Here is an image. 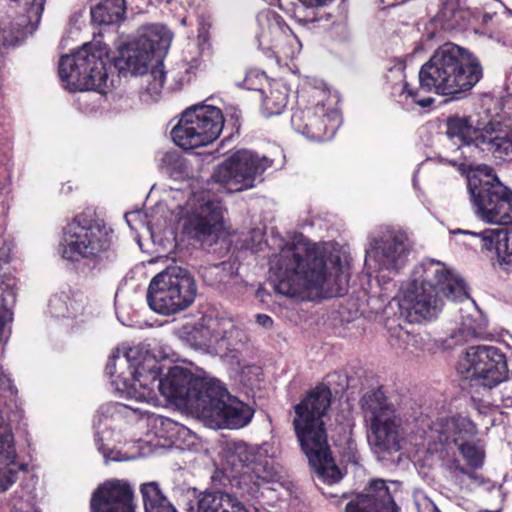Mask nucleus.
I'll use <instances>...</instances> for the list:
<instances>
[{
    "instance_id": "nucleus-38",
    "label": "nucleus",
    "mask_w": 512,
    "mask_h": 512,
    "mask_svg": "<svg viewBox=\"0 0 512 512\" xmlns=\"http://www.w3.org/2000/svg\"><path fill=\"white\" fill-rule=\"evenodd\" d=\"M234 272V264L230 262H221L205 268L202 276L204 281L209 285H216L228 282Z\"/></svg>"
},
{
    "instance_id": "nucleus-25",
    "label": "nucleus",
    "mask_w": 512,
    "mask_h": 512,
    "mask_svg": "<svg viewBox=\"0 0 512 512\" xmlns=\"http://www.w3.org/2000/svg\"><path fill=\"white\" fill-rule=\"evenodd\" d=\"M232 328L233 324L230 321L204 320L186 332V340L195 349L226 355L233 350L230 342Z\"/></svg>"
},
{
    "instance_id": "nucleus-47",
    "label": "nucleus",
    "mask_w": 512,
    "mask_h": 512,
    "mask_svg": "<svg viewBox=\"0 0 512 512\" xmlns=\"http://www.w3.org/2000/svg\"><path fill=\"white\" fill-rule=\"evenodd\" d=\"M427 509L431 512H441L433 502L429 503Z\"/></svg>"
},
{
    "instance_id": "nucleus-21",
    "label": "nucleus",
    "mask_w": 512,
    "mask_h": 512,
    "mask_svg": "<svg viewBox=\"0 0 512 512\" xmlns=\"http://www.w3.org/2000/svg\"><path fill=\"white\" fill-rule=\"evenodd\" d=\"M255 37L258 47L271 52L278 61L292 59L301 50V43L276 12L265 9L256 16Z\"/></svg>"
},
{
    "instance_id": "nucleus-6",
    "label": "nucleus",
    "mask_w": 512,
    "mask_h": 512,
    "mask_svg": "<svg viewBox=\"0 0 512 512\" xmlns=\"http://www.w3.org/2000/svg\"><path fill=\"white\" fill-rule=\"evenodd\" d=\"M270 449L268 443L253 446L240 440L227 442L223 449L224 477L248 501L263 496V490L276 476Z\"/></svg>"
},
{
    "instance_id": "nucleus-50",
    "label": "nucleus",
    "mask_w": 512,
    "mask_h": 512,
    "mask_svg": "<svg viewBox=\"0 0 512 512\" xmlns=\"http://www.w3.org/2000/svg\"><path fill=\"white\" fill-rule=\"evenodd\" d=\"M107 10H112V5H108V9Z\"/></svg>"
},
{
    "instance_id": "nucleus-30",
    "label": "nucleus",
    "mask_w": 512,
    "mask_h": 512,
    "mask_svg": "<svg viewBox=\"0 0 512 512\" xmlns=\"http://www.w3.org/2000/svg\"><path fill=\"white\" fill-rule=\"evenodd\" d=\"M388 344L396 355L410 357L423 351L426 343L422 335L411 333L398 325L388 329Z\"/></svg>"
},
{
    "instance_id": "nucleus-2",
    "label": "nucleus",
    "mask_w": 512,
    "mask_h": 512,
    "mask_svg": "<svg viewBox=\"0 0 512 512\" xmlns=\"http://www.w3.org/2000/svg\"><path fill=\"white\" fill-rule=\"evenodd\" d=\"M278 293L300 300L343 296L348 291L350 267L330 243L305 240L285 243L270 260Z\"/></svg>"
},
{
    "instance_id": "nucleus-19",
    "label": "nucleus",
    "mask_w": 512,
    "mask_h": 512,
    "mask_svg": "<svg viewBox=\"0 0 512 512\" xmlns=\"http://www.w3.org/2000/svg\"><path fill=\"white\" fill-rule=\"evenodd\" d=\"M177 209L182 232L188 237L201 240L222 227L224 207L208 191L193 192L185 205H178Z\"/></svg>"
},
{
    "instance_id": "nucleus-4",
    "label": "nucleus",
    "mask_w": 512,
    "mask_h": 512,
    "mask_svg": "<svg viewBox=\"0 0 512 512\" xmlns=\"http://www.w3.org/2000/svg\"><path fill=\"white\" fill-rule=\"evenodd\" d=\"M440 295L475 305L462 278L440 261L425 260L414 268L413 278L401 289L398 300L400 312L410 323L432 320L442 307Z\"/></svg>"
},
{
    "instance_id": "nucleus-18",
    "label": "nucleus",
    "mask_w": 512,
    "mask_h": 512,
    "mask_svg": "<svg viewBox=\"0 0 512 512\" xmlns=\"http://www.w3.org/2000/svg\"><path fill=\"white\" fill-rule=\"evenodd\" d=\"M457 372L463 378L475 381L477 385L493 390L498 388L507 378L506 355L496 346H471L459 359Z\"/></svg>"
},
{
    "instance_id": "nucleus-1",
    "label": "nucleus",
    "mask_w": 512,
    "mask_h": 512,
    "mask_svg": "<svg viewBox=\"0 0 512 512\" xmlns=\"http://www.w3.org/2000/svg\"><path fill=\"white\" fill-rule=\"evenodd\" d=\"M168 353L157 344H140L130 348H117L109 357L106 375L116 379L112 384L137 403L161 406L163 402H174L198 416L211 379L195 377L188 370L173 366L162 378L164 359Z\"/></svg>"
},
{
    "instance_id": "nucleus-40",
    "label": "nucleus",
    "mask_w": 512,
    "mask_h": 512,
    "mask_svg": "<svg viewBox=\"0 0 512 512\" xmlns=\"http://www.w3.org/2000/svg\"><path fill=\"white\" fill-rule=\"evenodd\" d=\"M152 81L149 82L146 90L152 96H157L161 92L165 79L166 72L164 71V66L162 61H159L151 70L150 76Z\"/></svg>"
},
{
    "instance_id": "nucleus-7",
    "label": "nucleus",
    "mask_w": 512,
    "mask_h": 512,
    "mask_svg": "<svg viewBox=\"0 0 512 512\" xmlns=\"http://www.w3.org/2000/svg\"><path fill=\"white\" fill-rule=\"evenodd\" d=\"M60 254L69 263L100 268L116 258L114 231L103 219L77 214L63 227Z\"/></svg>"
},
{
    "instance_id": "nucleus-12",
    "label": "nucleus",
    "mask_w": 512,
    "mask_h": 512,
    "mask_svg": "<svg viewBox=\"0 0 512 512\" xmlns=\"http://www.w3.org/2000/svg\"><path fill=\"white\" fill-rule=\"evenodd\" d=\"M360 405L370 428V443L382 452L399 451L402 440L401 419L382 389L367 391L362 396Z\"/></svg>"
},
{
    "instance_id": "nucleus-3",
    "label": "nucleus",
    "mask_w": 512,
    "mask_h": 512,
    "mask_svg": "<svg viewBox=\"0 0 512 512\" xmlns=\"http://www.w3.org/2000/svg\"><path fill=\"white\" fill-rule=\"evenodd\" d=\"M405 66L402 63L391 68L387 75L393 99L409 109L412 104L429 107L434 99L422 97L421 91L459 99L472 90L483 77L479 59L469 50L452 42L436 48L419 70L420 89L409 88Z\"/></svg>"
},
{
    "instance_id": "nucleus-10",
    "label": "nucleus",
    "mask_w": 512,
    "mask_h": 512,
    "mask_svg": "<svg viewBox=\"0 0 512 512\" xmlns=\"http://www.w3.org/2000/svg\"><path fill=\"white\" fill-rule=\"evenodd\" d=\"M172 39V32L164 25L143 26L126 43L119 46L114 66L123 76L144 75L153 56L163 58L166 55Z\"/></svg>"
},
{
    "instance_id": "nucleus-49",
    "label": "nucleus",
    "mask_w": 512,
    "mask_h": 512,
    "mask_svg": "<svg viewBox=\"0 0 512 512\" xmlns=\"http://www.w3.org/2000/svg\"><path fill=\"white\" fill-rule=\"evenodd\" d=\"M185 23H186V20H185V18H183V19L181 20V24H182V25H185Z\"/></svg>"
},
{
    "instance_id": "nucleus-45",
    "label": "nucleus",
    "mask_w": 512,
    "mask_h": 512,
    "mask_svg": "<svg viewBox=\"0 0 512 512\" xmlns=\"http://www.w3.org/2000/svg\"><path fill=\"white\" fill-rule=\"evenodd\" d=\"M263 77V74L257 71H250L246 74V77L243 81V87L247 90H258L255 85V80H260Z\"/></svg>"
},
{
    "instance_id": "nucleus-8",
    "label": "nucleus",
    "mask_w": 512,
    "mask_h": 512,
    "mask_svg": "<svg viewBox=\"0 0 512 512\" xmlns=\"http://www.w3.org/2000/svg\"><path fill=\"white\" fill-rule=\"evenodd\" d=\"M446 134L458 145L460 156L450 161L453 166H463L466 150L475 146L498 160H512V127L497 119L488 121L471 117L451 115L446 121Z\"/></svg>"
},
{
    "instance_id": "nucleus-36",
    "label": "nucleus",
    "mask_w": 512,
    "mask_h": 512,
    "mask_svg": "<svg viewBox=\"0 0 512 512\" xmlns=\"http://www.w3.org/2000/svg\"><path fill=\"white\" fill-rule=\"evenodd\" d=\"M145 512H177L160 490L157 482H148L141 485Z\"/></svg>"
},
{
    "instance_id": "nucleus-15",
    "label": "nucleus",
    "mask_w": 512,
    "mask_h": 512,
    "mask_svg": "<svg viewBox=\"0 0 512 512\" xmlns=\"http://www.w3.org/2000/svg\"><path fill=\"white\" fill-rule=\"evenodd\" d=\"M274 160L248 149L231 154L214 170L211 180L229 192H241L263 181V174L273 166Z\"/></svg>"
},
{
    "instance_id": "nucleus-35",
    "label": "nucleus",
    "mask_w": 512,
    "mask_h": 512,
    "mask_svg": "<svg viewBox=\"0 0 512 512\" xmlns=\"http://www.w3.org/2000/svg\"><path fill=\"white\" fill-rule=\"evenodd\" d=\"M162 173L173 180L182 181L192 176L189 162L177 151L166 152L159 163Z\"/></svg>"
},
{
    "instance_id": "nucleus-42",
    "label": "nucleus",
    "mask_w": 512,
    "mask_h": 512,
    "mask_svg": "<svg viewBox=\"0 0 512 512\" xmlns=\"http://www.w3.org/2000/svg\"><path fill=\"white\" fill-rule=\"evenodd\" d=\"M11 512H38L33 504V497L31 495H27L24 499L21 496L19 499H14L11 504Z\"/></svg>"
},
{
    "instance_id": "nucleus-9",
    "label": "nucleus",
    "mask_w": 512,
    "mask_h": 512,
    "mask_svg": "<svg viewBox=\"0 0 512 512\" xmlns=\"http://www.w3.org/2000/svg\"><path fill=\"white\" fill-rule=\"evenodd\" d=\"M111 68L108 47L99 41L85 43L59 62V76L71 91H99L107 87L108 69Z\"/></svg>"
},
{
    "instance_id": "nucleus-33",
    "label": "nucleus",
    "mask_w": 512,
    "mask_h": 512,
    "mask_svg": "<svg viewBox=\"0 0 512 512\" xmlns=\"http://www.w3.org/2000/svg\"><path fill=\"white\" fill-rule=\"evenodd\" d=\"M500 386V390L495 388L496 390L492 392V400L487 401V405L482 403L477 406L478 413L483 415L486 428L495 425V414L498 412L500 405L512 407V377H507Z\"/></svg>"
},
{
    "instance_id": "nucleus-13",
    "label": "nucleus",
    "mask_w": 512,
    "mask_h": 512,
    "mask_svg": "<svg viewBox=\"0 0 512 512\" xmlns=\"http://www.w3.org/2000/svg\"><path fill=\"white\" fill-rule=\"evenodd\" d=\"M484 176L468 178V190L475 215L480 220L496 225L512 224V190L505 186L489 167Z\"/></svg>"
},
{
    "instance_id": "nucleus-22",
    "label": "nucleus",
    "mask_w": 512,
    "mask_h": 512,
    "mask_svg": "<svg viewBox=\"0 0 512 512\" xmlns=\"http://www.w3.org/2000/svg\"><path fill=\"white\" fill-rule=\"evenodd\" d=\"M326 96L325 91L314 90L313 97L317 98L316 104L293 112L291 125L296 132L315 141H327L334 137L342 119L337 109L325 108Z\"/></svg>"
},
{
    "instance_id": "nucleus-26",
    "label": "nucleus",
    "mask_w": 512,
    "mask_h": 512,
    "mask_svg": "<svg viewBox=\"0 0 512 512\" xmlns=\"http://www.w3.org/2000/svg\"><path fill=\"white\" fill-rule=\"evenodd\" d=\"M90 507L91 512H133V489L125 480L106 481L93 493Z\"/></svg>"
},
{
    "instance_id": "nucleus-17",
    "label": "nucleus",
    "mask_w": 512,
    "mask_h": 512,
    "mask_svg": "<svg viewBox=\"0 0 512 512\" xmlns=\"http://www.w3.org/2000/svg\"><path fill=\"white\" fill-rule=\"evenodd\" d=\"M411 248L409 237L404 231L382 227L368 238L365 266L374 271L398 273L406 266Z\"/></svg>"
},
{
    "instance_id": "nucleus-32",
    "label": "nucleus",
    "mask_w": 512,
    "mask_h": 512,
    "mask_svg": "<svg viewBox=\"0 0 512 512\" xmlns=\"http://www.w3.org/2000/svg\"><path fill=\"white\" fill-rule=\"evenodd\" d=\"M84 309V297L82 294L72 295L61 292L49 299L48 312L56 319H73L82 314Z\"/></svg>"
},
{
    "instance_id": "nucleus-41",
    "label": "nucleus",
    "mask_w": 512,
    "mask_h": 512,
    "mask_svg": "<svg viewBox=\"0 0 512 512\" xmlns=\"http://www.w3.org/2000/svg\"><path fill=\"white\" fill-rule=\"evenodd\" d=\"M108 6L104 2H100L91 8L90 14L92 21L99 25H110L120 21L111 15V10H107Z\"/></svg>"
},
{
    "instance_id": "nucleus-23",
    "label": "nucleus",
    "mask_w": 512,
    "mask_h": 512,
    "mask_svg": "<svg viewBox=\"0 0 512 512\" xmlns=\"http://www.w3.org/2000/svg\"><path fill=\"white\" fill-rule=\"evenodd\" d=\"M477 433L476 425L465 416L439 418L430 429V438L438 440L442 445H457L467 463L478 468L483 464L482 448L468 439Z\"/></svg>"
},
{
    "instance_id": "nucleus-24",
    "label": "nucleus",
    "mask_w": 512,
    "mask_h": 512,
    "mask_svg": "<svg viewBox=\"0 0 512 512\" xmlns=\"http://www.w3.org/2000/svg\"><path fill=\"white\" fill-rule=\"evenodd\" d=\"M443 470L446 481L459 492L476 493L488 503L501 505L504 495L501 486L484 478L475 471L466 470L458 459H449L443 462Z\"/></svg>"
},
{
    "instance_id": "nucleus-37",
    "label": "nucleus",
    "mask_w": 512,
    "mask_h": 512,
    "mask_svg": "<svg viewBox=\"0 0 512 512\" xmlns=\"http://www.w3.org/2000/svg\"><path fill=\"white\" fill-rule=\"evenodd\" d=\"M301 2V6L297 7L295 10V19L296 21L302 25L307 26L309 24H314L319 21V17L317 13L314 11V8H319L326 6L331 0H299Z\"/></svg>"
},
{
    "instance_id": "nucleus-16",
    "label": "nucleus",
    "mask_w": 512,
    "mask_h": 512,
    "mask_svg": "<svg viewBox=\"0 0 512 512\" xmlns=\"http://www.w3.org/2000/svg\"><path fill=\"white\" fill-rule=\"evenodd\" d=\"M203 400V404H196L201 407L197 417L211 427L238 429L247 425L253 417V410L231 396L216 379H211Z\"/></svg>"
},
{
    "instance_id": "nucleus-29",
    "label": "nucleus",
    "mask_w": 512,
    "mask_h": 512,
    "mask_svg": "<svg viewBox=\"0 0 512 512\" xmlns=\"http://www.w3.org/2000/svg\"><path fill=\"white\" fill-rule=\"evenodd\" d=\"M450 233L453 235H470L483 249L495 250L501 265L505 266L506 269L512 268V230L493 228L476 232L455 229L451 230Z\"/></svg>"
},
{
    "instance_id": "nucleus-31",
    "label": "nucleus",
    "mask_w": 512,
    "mask_h": 512,
    "mask_svg": "<svg viewBox=\"0 0 512 512\" xmlns=\"http://www.w3.org/2000/svg\"><path fill=\"white\" fill-rule=\"evenodd\" d=\"M197 512H249L234 495L224 491H205L198 499Z\"/></svg>"
},
{
    "instance_id": "nucleus-27",
    "label": "nucleus",
    "mask_w": 512,
    "mask_h": 512,
    "mask_svg": "<svg viewBox=\"0 0 512 512\" xmlns=\"http://www.w3.org/2000/svg\"><path fill=\"white\" fill-rule=\"evenodd\" d=\"M345 512H399V507L386 482L376 479L347 502Z\"/></svg>"
},
{
    "instance_id": "nucleus-34",
    "label": "nucleus",
    "mask_w": 512,
    "mask_h": 512,
    "mask_svg": "<svg viewBox=\"0 0 512 512\" xmlns=\"http://www.w3.org/2000/svg\"><path fill=\"white\" fill-rule=\"evenodd\" d=\"M261 111L267 116L281 114L287 106L289 89L282 81H273L268 90H261Z\"/></svg>"
},
{
    "instance_id": "nucleus-11",
    "label": "nucleus",
    "mask_w": 512,
    "mask_h": 512,
    "mask_svg": "<svg viewBox=\"0 0 512 512\" xmlns=\"http://www.w3.org/2000/svg\"><path fill=\"white\" fill-rule=\"evenodd\" d=\"M193 275L180 266H170L156 274L147 290V303L154 312L170 316L189 308L197 296Z\"/></svg>"
},
{
    "instance_id": "nucleus-46",
    "label": "nucleus",
    "mask_w": 512,
    "mask_h": 512,
    "mask_svg": "<svg viewBox=\"0 0 512 512\" xmlns=\"http://www.w3.org/2000/svg\"><path fill=\"white\" fill-rule=\"evenodd\" d=\"M256 321L259 325L265 328H270L273 324L272 318L266 314H258L256 316Z\"/></svg>"
},
{
    "instance_id": "nucleus-44",
    "label": "nucleus",
    "mask_w": 512,
    "mask_h": 512,
    "mask_svg": "<svg viewBox=\"0 0 512 512\" xmlns=\"http://www.w3.org/2000/svg\"><path fill=\"white\" fill-rule=\"evenodd\" d=\"M12 244L7 240H3L0 247V270L3 269L4 265L9 264L11 259Z\"/></svg>"
},
{
    "instance_id": "nucleus-14",
    "label": "nucleus",
    "mask_w": 512,
    "mask_h": 512,
    "mask_svg": "<svg viewBox=\"0 0 512 512\" xmlns=\"http://www.w3.org/2000/svg\"><path fill=\"white\" fill-rule=\"evenodd\" d=\"M222 111L213 105L188 107L171 130L173 142L183 150H193L213 143L224 127Z\"/></svg>"
},
{
    "instance_id": "nucleus-5",
    "label": "nucleus",
    "mask_w": 512,
    "mask_h": 512,
    "mask_svg": "<svg viewBox=\"0 0 512 512\" xmlns=\"http://www.w3.org/2000/svg\"><path fill=\"white\" fill-rule=\"evenodd\" d=\"M331 390L325 385L316 386L295 405L293 427L310 466L318 478L328 484L341 480L342 473L332 457L327 442L323 417L331 405Z\"/></svg>"
},
{
    "instance_id": "nucleus-48",
    "label": "nucleus",
    "mask_w": 512,
    "mask_h": 512,
    "mask_svg": "<svg viewBox=\"0 0 512 512\" xmlns=\"http://www.w3.org/2000/svg\"><path fill=\"white\" fill-rule=\"evenodd\" d=\"M507 13H508L510 16H512V10L507 9Z\"/></svg>"
},
{
    "instance_id": "nucleus-43",
    "label": "nucleus",
    "mask_w": 512,
    "mask_h": 512,
    "mask_svg": "<svg viewBox=\"0 0 512 512\" xmlns=\"http://www.w3.org/2000/svg\"><path fill=\"white\" fill-rule=\"evenodd\" d=\"M104 3L112 5L111 15L120 20L123 18L126 12V1L125 0H105Z\"/></svg>"
},
{
    "instance_id": "nucleus-20",
    "label": "nucleus",
    "mask_w": 512,
    "mask_h": 512,
    "mask_svg": "<svg viewBox=\"0 0 512 512\" xmlns=\"http://www.w3.org/2000/svg\"><path fill=\"white\" fill-rule=\"evenodd\" d=\"M144 417L152 420L155 424L159 422L161 425L176 426L172 420L157 416L142 406L111 402L99 407L93 423L95 444L106 461H121V458L118 457L119 452H114L109 448V442L113 437L112 423L121 419L132 422Z\"/></svg>"
},
{
    "instance_id": "nucleus-28",
    "label": "nucleus",
    "mask_w": 512,
    "mask_h": 512,
    "mask_svg": "<svg viewBox=\"0 0 512 512\" xmlns=\"http://www.w3.org/2000/svg\"><path fill=\"white\" fill-rule=\"evenodd\" d=\"M25 468V464L17 461L11 428L0 411V491H7Z\"/></svg>"
},
{
    "instance_id": "nucleus-39",
    "label": "nucleus",
    "mask_w": 512,
    "mask_h": 512,
    "mask_svg": "<svg viewBox=\"0 0 512 512\" xmlns=\"http://www.w3.org/2000/svg\"><path fill=\"white\" fill-rule=\"evenodd\" d=\"M125 221L131 230L135 232H139L140 230H145L151 236L152 232V223L148 220L147 214H145L141 210H135L131 212H127L124 215Z\"/></svg>"
}]
</instances>
